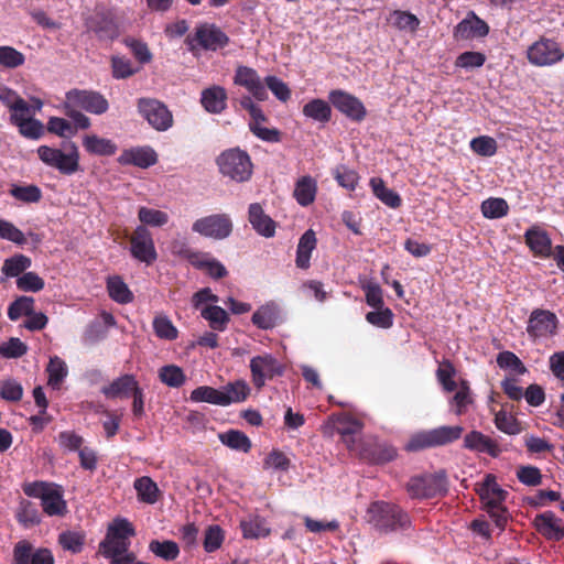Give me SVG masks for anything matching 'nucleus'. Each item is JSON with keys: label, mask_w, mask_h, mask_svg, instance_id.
Masks as SVG:
<instances>
[{"label": "nucleus", "mask_w": 564, "mask_h": 564, "mask_svg": "<svg viewBox=\"0 0 564 564\" xmlns=\"http://www.w3.org/2000/svg\"><path fill=\"white\" fill-rule=\"evenodd\" d=\"M135 534L132 524L123 518L115 519L107 529L105 539L99 543V553L110 560V564L130 554V538Z\"/></svg>", "instance_id": "nucleus-1"}, {"label": "nucleus", "mask_w": 564, "mask_h": 564, "mask_svg": "<svg viewBox=\"0 0 564 564\" xmlns=\"http://www.w3.org/2000/svg\"><path fill=\"white\" fill-rule=\"evenodd\" d=\"M216 163L220 174L236 183L247 182L252 175L251 159L239 148L225 150L217 156Z\"/></svg>", "instance_id": "nucleus-2"}, {"label": "nucleus", "mask_w": 564, "mask_h": 564, "mask_svg": "<svg viewBox=\"0 0 564 564\" xmlns=\"http://www.w3.org/2000/svg\"><path fill=\"white\" fill-rule=\"evenodd\" d=\"M463 432L464 429L460 425H443L421 431L411 436L405 448L410 452H417L431 447L444 446L460 438Z\"/></svg>", "instance_id": "nucleus-3"}, {"label": "nucleus", "mask_w": 564, "mask_h": 564, "mask_svg": "<svg viewBox=\"0 0 564 564\" xmlns=\"http://www.w3.org/2000/svg\"><path fill=\"white\" fill-rule=\"evenodd\" d=\"M369 521L382 532L405 529L410 524L409 516L398 506L388 502H375L368 509Z\"/></svg>", "instance_id": "nucleus-4"}, {"label": "nucleus", "mask_w": 564, "mask_h": 564, "mask_svg": "<svg viewBox=\"0 0 564 564\" xmlns=\"http://www.w3.org/2000/svg\"><path fill=\"white\" fill-rule=\"evenodd\" d=\"M64 150L41 145L37 154L46 165L58 170L62 174L72 175L79 169L78 148L74 142H68L65 143Z\"/></svg>", "instance_id": "nucleus-5"}, {"label": "nucleus", "mask_w": 564, "mask_h": 564, "mask_svg": "<svg viewBox=\"0 0 564 564\" xmlns=\"http://www.w3.org/2000/svg\"><path fill=\"white\" fill-rule=\"evenodd\" d=\"M24 494L29 497L40 498L43 511L50 517H62L67 512L63 490L57 485L46 482L29 484L24 487Z\"/></svg>", "instance_id": "nucleus-6"}, {"label": "nucleus", "mask_w": 564, "mask_h": 564, "mask_svg": "<svg viewBox=\"0 0 564 564\" xmlns=\"http://www.w3.org/2000/svg\"><path fill=\"white\" fill-rule=\"evenodd\" d=\"M139 115L158 132H165L174 124L172 111L159 99L142 97L137 101Z\"/></svg>", "instance_id": "nucleus-7"}, {"label": "nucleus", "mask_w": 564, "mask_h": 564, "mask_svg": "<svg viewBox=\"0 0 564 564\" xmlns=\"http://www.w3.org/2000/svg\"><path fill=\"white\" fill-rule=\"evenodd\" d=\"M446 485L444 474H424L412 477L406 485V490L412 498L425 499L444 495L447 490Z\"/></svg>", "instance_id": "nucleus-8"}, {"label": "nucleus", "mask_w": 564, "mask_h": 564, "mask_svg": "<svg viewBox=\"0 0 564 564\" xmlns=\"http://www.w3.org/2000/svg\"><path fill=\"white\" fill-rule=\"evenodd\" d=\"M64 107H74L93 115H102L109 109V104L98 91L72 89L65 95Z\"/></svg>", "instance_id": "nucleus-9"}, {"label": "nucleus", "mask_w": 564, "mask_h": 564, "mask_svg": "<svg viewBox=\"0 0 564 564\" xmlns=\"http://www.w3.org/2000/svg\"><path fill=\"white\" fill-rule=\"evenodd\" d=\"M527 56L535 66H552L564 58V51L554 40L542 37L529 46Z\"/></svg>", "instance_id": "nucleus-10"}, {"label": "nucleus", "mask_w": 564, "mask_h": 564, "mask_svg": "<svg viewBox=\"0 0 564 564\" xmlns=\"http://www.w3.org/2000/svg\"><path fill=\"white\" fill-rule=\"evenodd\" d=\"M192 230L200 236L221 240L231 234L232 223L226 214H214L194 221Z\"/></svg>", "instance_id": "nucleus-11"}, {"label": "nucleus", "mask_w": 564, "mask_h": 564, "mask_svg": "<svg viewBox=\"0 0 564 564\" xmlns=\"http://www.w3.org/2000/svg\"><path fill=\"white\" fill-rule=\"evenodd\" d=\"M130 252L134 259L147 264L158 259L152 234L145 226H138L131 235Z\"/></svg>", "instance_id": "nucleus-12"}, {"label": "nucleus", "mask_w": 564, "mask_h": 564, "mask_svg": "<svg viewBox=\"0 0 564 564\" xmlns=\"http://www.w3.org/2000/svg\"><path fill=\"white\" fill-rule=\"evenodd\" d=\"M328 100L339 112L352 121L360 122L367 116V110L361 100L345 90H330Z\"/></svg>", "instance_id": "nucleus-13"}, {"label": "nucleus", "mask_w": 564, "mask_h": 564, "mask_svg": "<svg viewBox=\"0 0 564 564\" xmlns=\"http://www.w3.org/2000/svg\"><path fill=\"white\" fill-rule=\"evenodd\" d=\"M88 32L96 35L99 41L111 42L119 36V26L110 11H96L86 20Z\"/></svg>", "instance_id": "nucleus-14"}, {"label": "nucleus", "mask_w": 564, "mask_h": 564, "mask_svg": "<svg viewBox=\"0 0 564 564\" xmlns=\"http://www.w3.org/2000/svg\"><path fill=\"white\" fill-rule=\"evenodd\" d=\"M11 564H54L52 552L45 547H35L30 541L15 543Z\"/></svg>", "instance_id": "nucleus-15"}, {"label": "nucleus", "mask_w": 564, "mask_h": 564, "mask_svg": "<svg viewBox=\"0 0 564 564\" xmlns=\"http://www.w3.org/2000/svg\"><path fill=\"white\" fill-rule=\"evenodd\" d=\"M250 370L252 382L257 388H262L267 379H272L283 373L281 364L269 354L253 357L250 360Z\"/></svg>", "instance_id": "nucleus-16"}, {"label": "nucleus", "mask_w": 564, "mask_h": 564, "mask_svg": "<svg viewBox=\"0 0 564 564\" xmlns=\"http://www.w3.org/2000/svg\"><path fill=\"white\" fill-rule=\"evenodd\" d=\"M234 84L246 88L259 101L268 99L267 88L258 72L248 66H238L234 76Z\"/></svg>", "instance_id": "nucleus-17"}, {"label": "nucleus", "mask_w": 564, "mask_h": 564, "mask_svg": "<svg viewBox=\"0 0 564 564\" xmlns=\"http://www.w3.org/2000/svg\"><path fill=\"white\" fill-rule=\"evenodd\" d=\"M488 33L489 25L474 11H469L467 15L454 28L453 36L456 41H466L485 37Z\"/></svg>", "instance_id": "nucleus-18"}, {"label": "nucleus", "mask_w": 564, "mask_h": 564, "mask_svg": "<svg viewBox=\"0 0 564 564\" xmlns=\"http://www.w3.org/2000/svg\"><path fill=\"white\" fill-rule=\"evenodd\" d=\"M557 317L546 310H534L528 321L527 332L531 337L553 335L557 327Z\"/></svg>", "instance_id": "nucleus-19"}, {"label": "nucleus", "mask_w": 564, "mask_h": 564, "mask_svg": "<svg viewBox=\"0 0 564 564\" xmlns=\"http://www.w3.org/2000/svg\"><path fill=\"white\" fill-rule=\"evenodd\" d=\"M477 491L487 511H495L497 508L501 507L508 495V492L497 484L496 477L491 474L485 476Z\"/></svg>", "instance_id": "nucleus-20"}, {"label": "nucleus", "mask_w": 564, "mask_h": 564, "mask_svg": "<svg viewBox=\"0 0 564 564\" xmlns=\"http://www.w3.org/2000/svg\"><path fill=\"white\" fill-rule=\"evenodd\" d=\"M10 122L18 127L19 132L26 139L39 140L44 134V124L31 117V107L29 111H20L10 115Z\"/></svg>", "instance_id": "nucleus-21"}, {"label": "nucleus", "mask_w": 564, "mask_h": 564, "mask_svg": "<svg viewBox=\"0 0 564 564\" xmlns=\"http://www.w3.org/2000/svg\"><path fill=\"white\" fill-rule=\"evenodd\" d=\"M121 165H134L148 169L158 162V154L151 147H138L124 150L118 158Z\"/></svg>", "instance_id": "nucleus-22"}, {"label": "nucleus", "mask_w": 564, "mask_h": 564, "mask_svg": "<svg viewBox=\"0 0 564 564\" xmlns=\"http://www.w3.org/2000/svg\"><path fill=\"white\" fill-rule=\"evenodd\" d=\"M248 219L252 228L265 238H271L275 234V223L268 216L262 206L258 203L249 205Z\"/></svg>", "instance_id": "nucleus-23"}, {"label": "nucleus", "mask_w": 564, "mask_h": 564, "mask_svg": "<svg viewBox=\"0 0 564 564\" xmlns=\"http://www.w3.org/2000/svg\"><path fill=\"white\" fill-rule=\"evenodd\" d=\"M227 91L224 87L214 85L200 94L203 108L213 115H219L227 108Z\"/></svg>", "instance_id": "nucleus-24"}, {"label": "nucleus", "mask_w": 564, "mask_h": 564, "mask_svg": "<svg viewBox=\"0 0 564 564\" xmlns=\"http://www.w3.org/2000/svg\"><path fill=\"white\" fill-rule=\"evenodd\" d=\"M536 530L549 540L558 541L564 538V525L561 519L551 511L538 514L534 519Z\"/></svg>", "instance_id": "nucleus-25"}, {"label": "nucleus", "mask_w": 564, "mask_h": 564, "mask_svg": "<svg viewBox=\"0 0 564 564\" xmlns=\"http://www.w3.org/2000/svg\"><path fill=\"white\" fill-rule=\"evenodd\" d=\"M524 238L534 254L543 258L552 254V240L545 230L532 227L525 231Z\"/></svg>", "instance_id": "nucleus-26"}, {"label": "nucleus", "mask_w": 564, "mask_h": 564, "mask_svg": "<svg viewBox=\"0 0 564 564\" xmlns=\"http://www.w3.org/2000/svg\"><path fill=\"white\" fill-rule=\"evenodd\" d=\"M464 446L470 451L486 453L491 457L499 456L501 452L494 440L478 431H471L465 435Z\"/></svg>", "instance_id": "nucleus-27"}, {"label": "nucleus", "mask_w": 564, "mask_h": 564, "mask_svg": "<svg viewBox=\"0 0 564 564\" xmlns=\"http://www.w3.org/2000/svg\"><path fill=\"white\" fill-rule=\"evenodd\" d=\"M138 387L135 377L127 373L102 387L101 393L108 399L128 398Z\"/></svg>", "instance_id": "nucleus-28"}, {"label": "nucleus", "mask_w": 564, "mask_h": 564, "mask_svg": "<svg viewBox=\"0 0 564 564\" xmlns=\"http://www.w3.org/2000/svg\"><path fill=\"white\" fill-rule=\"evenodd\" d=\"M281 321L280 307L269 302L260 306L252 315V323L261 329H271Z\"/></svg>", "instance_id": "nucleus-29"}, {"label": "nucleus", "mask_w": 564, "mask_h": 564, "mask_svg": "<svg viewBox=\"0 0 564 564\" xmlns=\"http://www.w3.org/2000/svg\"><path fill=\"white\" fill-rule=\"evenodd\" d=\"M196 40L206 50H217L228 43L227 35L214 26H200L196 31Z\"/></svg>", "instance_id": "nucleus-30"}, {"label": "nucleus", "mask_w": 564, "mask_h": 564, "mask_svg": "<svg viewBox=\"0 0 564 564\" xmlns=\"http://www.w3.org/2000/svg\"><path fill=\"white\" fill-rule=\"evenodd\" d=\"M316 193V181L312 176L305 175L300 177L295 183L293 196L299 205L306 207L315 200Z\"/></svg>", "instance_id": "nucleus-31"}, {"label": "nucleus", "mask_w": 564, "mask_h": 564, "mask_svg": "<svg viewBox=\"0 0 564 564\" xmlns=\"http://www.w3.org/2000/svg\"><path fill=\"white\" fill-rule=\"evenodd\" d=\"M83 147L89 154L109 156L117 152L118 147L110 139L97 134H86L83 138Z\"/></svg>", "instance_id": "nucleus-32"}, {"label": "nucleus", "mask_w": 564, "mask_h": 564, "mask_svg": "<svg viewBox=\"0 0 564 564\" xmlns=\"http://www.w3.org/2000/svg\"><path fill=\"white\" fill-rule=\"evenodd\" d=\"M223 406L245 401L250 393L249 386L243 380L230 382L219 389Z\"/></svg>", "instance_id": "nucleus-33"}, {"label": "nucleus", "mask_w": 564, "mask_h": 564, "mask_svg": "<svg viewBox=\"0 0 564 564\" xmlns=\"http://www.w3.org/2000/svg\"><path fill=\"white\" fill-rule=\"evenodd\" d=\"M316 247L315 232L310 229L306 230L300 238L296 250V265L300 269H307L310 267L311 253Z\"/></svg>", "instance_id": "nucleus-34"}, {"label": "nucleus", "mask_w": 564, "mask_h": 564, "mask_svg": "<svg viewBox=\"0 0 564 564\" xmlns=\"http://www.w3.org/2000/svg\"><path fill=\"white\" fill-rule=\"evenodd\" d=\"M8 193L11 197L24 204L39 203L43 196L41 188L34 184H11Z\"/></svg>", "instance_id": "nucleus-35"}, {"label": "nucleus", "mask_w": 564, "mask_h": 564, "mask_svg": "<svg viewBox=\"0 0 564 564\" xmlns=\"http://www.w3.org/2000/svg\"><path fill=\"white\" fill-rule=\"evenodd\" d=\"M240 528L242 530L243 538L246 539L264 538L270 533L267 521L259 516H250L249 518L241 520Z\"/></svg>", "instance_id": "nucleus-36"}, {"label": "nucleus", "mask_w": 564, "mask_h": 564, "mask_svg": "<svg viewBox=\"0 0 564 564\" xmlns=\"http://www.w3.org/2000/svg\"><path fill=\"white\" fill-rule=\"evenodd\" d=\"M303 115L314 121L326 123L330 120L332 108L323 99H313L303 107Z\"/></svg>", "instance_id": "nucleus-37"}, {"label": "nucleus", "mask_w": 564, "mask_h": 564, "mask_svg": "<svg viewBox=\"0 0 564 564\" xmlns=\"http://www.w3.org/2000/svg\"><path fill=\"white\" fill-rule=\"evenodd\" d=\"M46 371L48 373L47 383L54 390L59 389L61 384L68 375L66 362L58 356H53L50 358Z\"/></svg>", "instance_id": "nucleus-38"}, {"label": "nucleus", "mask_w": 564, "mask_h": 564, "mask_svg": "<svg viewBox=\"0 0 564 564\" xmlns=\"http://www.w3.org/2000/svg\"><path fill=\"white\" fill-rule=\"evenodd\" d=\"M370 186L372 188L373 195L384 205L391 208H398L401 205V198L398 193L388 188L381 178L372 177L370 180Z\"/></svg>", "instance_id": "nucleus-39"}, {"label": "nucleus", "mask_w": 564, "mask_h": 564, "mask_svg": "<svg viewBox=\"0 0 564 564\" xmlns=\"http://www.w3.org/2000/svg\"><path fill=\"white\" fill-rule=\"evenodd\" d=\"M149 551L166 562H172L180 555L178 544L172 540H152L149 543Z\"/></svg>", "instance_id": "nucleus-40"}, {"label": "nucleus", "mask_w": 564, "mask_h": 564, "mask_svg": "<svg viewBox=\"0 0 564 564\" xmlns=\"http://www.w3.org/2000/svg\"><path fill=\"white\" fill-rule=\"evenodd\" d=\"M31 265L32 261L29 257L24 254H14L13 257L4 260L1 271L7 278H19L25 273Z\"/></svg>", "instance_id": "nucleus-41"}, {"label": "nucleus", "mask_w": 564, "mask_h": 564, "mask_svg": "<svg viewBox=\"0 0 564 564\" xmlns=\"http://www.w3.org/2000/svg\"><path fill=\"white\" fill-rule=\"evenodd\" d=\"M134 489L138 498L145 503L153 505L159 498V488L156 484L147 476L140 477L134 481Z\"/></svg>", "instance_id": "nucleus-42"}, {"label": "nucleus", "mask_w": 564, "mask_h": 564, "mask_svg": "<svg viewBox=\"0 0 564 564\" xmlns=\"http://www.w3.org/2000/svg\"><path fill=\"white\" fill-rule=\"evenodd\" d=\"M220 442L231 449L247 453L251 448V442L249 437L238 430H229L225 433L219 434Z\"/></svg>", "instance_id": "nucleus-43"}, {"label": "nucleus", "mask_w": 564, "mask_h": 564, "mask_svg": "<svg viewBox=\"0 0 564 564\" xmlns=\"http://www.w3.org/2000/svg\"><path fill=\"white\" fill-rule=\"evenodd\" d=\"M200 315L208 321L209 326L214 330L223 332L229 321L227 312L217 305L205 306L200 311Z\"/></svg>", "instance_id": "nucleus-44"}, {"label": "nucleus", "mask_w": 564, "mask_h": 564, "mask_svg": "<svg viewBox=\"0 0 564 564\" xmlns=\"http://www.w3.org/2000/svg\"><path fill=\"white\" fill-rule=\"evenodd\" d=\"M0 101L10 109L11 113L29 111V104L17 91L6 85H0Z\"/></svg>", "instance_id": "nucleus-45"}, {"label": "nucleus", "mask_w": 564, "mask_h": 564, "mask_svg": "<svg viewBox=\"0 0 564 564\" xmlns=\"http://www.w3.org/2000/svg\"><path fill=\"white\" fill-rule=\"evenodd\" d=\"M152 326L155 335L161 339L174 340L178 336L177 328L165 314H156L153 318Z\"/></svg>", "instance_id": "nucleus-46"}, {"label": "nucleus", "mask_w": 564, "mask_h": 564, "mask_svg": "<svg viewBox=\"0 0 564 564\" xmlns=\"http://www.w3.org/2000/svg\"><path fill=\"white\" fill-rule=\"evenodd\" d=\"M202 258L196 260L193 265L199 270L206 271L214 279H221L228 274L225 265L210 254L202 252Z\"/></svg>", "instance_id": "nucleus-47"}, {"label": "nucleus", "mask_w": 564, "mask_h": 564, "mask_svg": "<svg viewBox=\"0 0 564 564\" xmlns=\"http://www.w3.org/2000/svg\"><path fill=\"white\" fill-rule=\"evenodd\" d=\"M473 398L470 395L469 386L466 381L459 383L458 390L449 400L451 410L456 415H462L466 412L469 404H471Z\"/></svg>", "instance_id": "nucleus-48"}, {"label": "nucleus", "mask_w": 564, "mask_h": 564, "mask_svg": "<svg viewBox=\"0 0 564 564\" xmlns=\"http://www.w3.org/2000/svg\"><path fill=\"white\" fill-rule=\"evenodd\" d=\"M109 296L118 303H129L133 295L128 285L119 276H110L107 281Z\"/></svg>", "instance_id": "nucleus-49"}, {"label": "nucleus", "mask_w": 564, "mask_h": 564, "mask_svg": "<svg viewBox=\"0 0 564 564\" xmlns=\"http://www.w3.org/2000/svg\"><path fill=\"white\" fill-rule=\"evenodd\" d=\"M138 218L141 226L163 227L169 223V215L165 212L142 206L138 210Z\"/></svg>", "instance_id": "nucleus-50"}, {"label": "nucleus", "mask_w": 564, "mask_h": 564, "mask_svg": "<svg viewBox=\"0 0 564 564\" xmlns=\"http://www.w3.org/2000/svg\"><path fill=\"white\" fill-rule=\"evenodd\" d=\"M34 299L32 296L21 295L17 297L8 307V317L11 321H18L20 317H28L34 310Z\"/></svg>", "instance_id": "nucleus-51"}, {"label": "nucleus", "mask_w": 564, "mask_h": 564, "mask_svg": "<svg viewBox=\"0 0 564 564\" xmlns=\"http://www.w3.org/2000/svg\"><path fill=\"white\" fill-rule=\"evenodd\" d=\"M25 63V56L13 46H0V66L8 69H14Z\"/></svg>", "instance_id": "nucleus-52"}, {"label": "nucleus", "mask_w": 564, "mask_h": 564, "mask_svg": "<svg viewBox=\"0 0 564 564\" xmlns=\"http://www.w3.org/2000/svg\"><path fill=\"white\" fill-rule=\"evenodd\" d=\"M389 21L397 29L408 32H415L420 25V20L406 11H394Z\"/></svg>", "instance_id": "nucleus-53"}, {"label": "nucleus", "mask_w": 564, "mask_h": 564, "mask_svg": "<svg viewBox=\"0 0 564 564\" xmlns=\"http://www.w3.org/2000/svg\"><path fill=\"white\" fill-rule=\"evenodd\" d=\"M170 251L173 256L188 260L191 264L202 258V252L192 250L185 238L173 239L170 243Z\"/></svg>", "instance_id": "nucleus-54"}, {"label": "nucleus", "mask_w": 564, "mask_h": 564, "mask_svg": "<svg viewBox=\"0 0 564 564\" xmlns=\"http://www.w3.org/2000/svg\"><path fill=\"white\" fill-rule=\"evenodd\" d=\"M159 378L171 388H178L185 382V375L182 368L175 365L163 366L159 370Z\"/></svg>", "instance_id": "nucleus-55"}, {"label": "nucleus", "mask_w": 564, "mask_h": 564, "mask_svg": "<svg viewBox=\"0 0 564 564\" xmlns=\"http://www.w3.org/2000/svg\"><path fill=\"white\" fill-rule=\"evenodd\" d=\"M509 206L503 198H488L481 203V213L489 219L501 218L508 214Z\"/></svg>", "instance_id": "nucleus-56"}, {"label": "nucleus", "mask_w": 564, "mask_h": 564, "mask_svg": "<svg viewBox=\"0 0 564 564\" xmlns=\"http://www.w3.org/2000/svg\"><path fill=\"white\" fill-rule=\"evenodd\" d=\"M191 400L193 402H206L223 406L219 389L208 386H200L194 389L191 393Z\"/></svg>", "instance_id": "nucleus-57"}, {"label": "nucleus", "mask_w": 564, "mask_h": 564, "mask_svg": "<svg viewBox=\"0 0 564 564\" xmlns=\"http://www.w3.org/2000/svg\"><path fill=\"white\" fill-rule=\"evenodd\" d=\"M44 280L35 272L29 271L17 279V288L23 292H39L44 289Z\"/></svg>", "instance_id": "nucleus-58"}, {"label": "nucleus", "mask_w": 564, "mask_h": 564, "mask_svg": "<svg viewBox=\"0 0 564 564\" xmlns=\"http://www.w3.org/2000/svg\"><path fill=\"white\" fill-rule=\"evenodd\" d=\"M28 351V346L18 337H11L8 341L0 345V356L2 358H20Z\"/></svg>", "instance_id": "nucleus-59"}, {"label": "nucleus", "mask_w": 564, "mask_h": 564, "mask_svg": "<svg viewBox=\"0 0 564 564\" xmlns=\"http://www.w3.org/2000/svg\"><path fill=\"white\" fill-rule=\"evenodd\" d=\"M0 239L9 240L18 246L26 243L25 235L11 221L0 218Z\"/></svg>", "instance_id": "nucleus-60"}, {"label": "nucleus", "mask_w": 564, "mask_h": 564, "mask_svg": "<svg viewBox=\"0 0 564 564\" xmlns=\"http://www.w3.org/2000/svg\"><path fill=\"white\" fill-rule=\"evenodd\" d=\"M85 538L80 532L65 531L58 535V542L64 550L79 553L84 546Z\"/></svg>", "instance_id": "nucleus-61"}, {"label": "nucleus", "mask_w": 564, "mask_h": 564, "mask_svg": "<svg viewBox=\"0 0 564 564\" xmlns=\"http://www.w3.org/2000/svg\"><path fill=\"white\" fill-rule=\"evenodd\" d=\"M470 149L481 156H492L497 152V142L494 138L481 135L470 141Z\"/></svg>", "instance_id": "nucleus-62"}, {"label": "nucleus", "mask_w": 564, "mask_h": 564, "mask_svg": "<svg viewBox=\"0 0 564 564\" xmlns=\"http://www.w3.org/2000/svg\"><path fill=\"white\" fill-rule=\"evenodd\" d=\"M17 517L24 525H34L41 522L37 508L28 500L21 501Z\"/></svg>", "instance_id": "nucleus-63"}, {"label": "nucleus", "mask_w": 564, "mask_h": 564, "mask_svg": "<svg viewBox=\"0 0 564 564\" xmlns=\"http://www.w3.org/2000/svg\"><path fill=\"white\" fill-rule=\"evenodd\" d=\"M112 76L116 79H124L134 75L138 69L133 67L130 59L121 56L111 58Z\"/></svg>", "instance_id": "nucleus-64"}]
</instances>
